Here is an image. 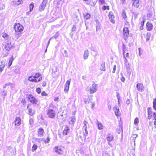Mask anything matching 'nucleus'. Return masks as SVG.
I'll use <instances>...</instances> for the list:
<instances>
[{"label": "nucleus", "instance_id": "obj_1", "mask_svg": "<svg viewBox=\"0 0 156 156\" xmlns=\"http://www.w3.org/2000/svg\"><path fill=\"white\" fill-rule=\"evenodd\" d=\"M14 28L16 32H19L23 31L24 28L23 26L19 23H16L14 26Z\"/></svg>", "mask_w": 156, "mask_h": 156}, {"label": "nucleus", "instance_id": "obj_2", "mask_svg": "<svg viewBox=\"0 0 156 156\" xmlns=\"http://www.w3.org/2000/svg\"><path fill=\"white\" fill-rule=\"evenodd\" d=\"M47 114L49 117L53 118L55 116V111L52 109L49 108L47 110Z\"/></svg>", "mask_w": 156, "mask_h": 156}, {"label": "nucleus", "instance_id": "obj_3", "mask_svg": "<svg viewBox=\"0 0 156 156\" xmlns=\"http://www.w3.org/2000/svg\"><path fill=\"white\" fill-rule=\"evenodd\" d=\"M3 47L6 50L9 51L12 47L11 42L9 41H7L6 42L4 43Z\"/></svg>", "mask_w": 156, "mask_h": 156}, {"label": "nucleus", "instance_id": "obj_4", "mask_svg": "<svg viewBox=\"0 0 156 156\" xmlns=\"http://www.w3.org/2000/svg\"><path fill=\"white\" fill-rule=\"evenodd\" d=\"M29 101L33 104H36L37 102V99L32 95H29L27 96Z\"/></svg>", "mask_w": 156, "mask_h": 156}, {"label": "nucleus", "instance_id": "obj_5", "mask_svg": "<svg viewBox=\"0 0 156 156\" xmlns=\"http://www.w3.org/2000/svg\"><path fill=\"white\" fill-rule=\"evenodd\" d=\"M64 148L60 146L56 147L54 148L55 151L59 154H62L63 153Z\"/></svg>", "mask_w": 156, "mask_h": 156}, {"label": "nucleus", "instance_id": "obj_6", "mask_svg": "<svg viewBox=\"0 0 156 156\" xmlns=\"http://www.w3.org/2000/svg\"><path fill=\"white\" fill-rule=\"evenodd\" d=\"M88 123L86 121H84L83 122V129L84 130L85 132H83L84 136L85 138L88 135V131L87 130V124Z\"/></svg>", "mask_w": 156, "mask_h": 156}, {"label": "nucleus", "instance_id": "obj_7", "mask_svg": "<svg viewBox=\"0 0 156 156\" xmlns=\"http://www.w3.org/2000/svg\"><path fill=\"white\" fill-rule=\"evenodd\" d=\"M132 6L136 8H139L141 4L140 0H132Z\"/></svg>", "mask_w": 156, "mask_h": 156}, {"label": "nucleus", "instance_id": "obj_8", "mask_svg": "<svg viewBox=\"0 0 156 156\" xmlns=\"http://www.w3.org/2000/svg\"><path fill=\"white\" fill-rule=\"evenodd\" d=\"M97 85L93 83L92 85V87H90V93L91 94H93L96 92L97 90Z\"/></svg>", "mask_w": 156, "mask_h": 156}, {"label": "nucleus", "instance_id": "obj_9", "mask_svg": "<svg viewBox=\"0 0 156 156\" xmlns=\"http://www.w3.org/2000/svg\"><path fill=\"white\" fill-rule=\"evenodd\" d=\"M47 1V0H43L41 5L39 7V9L40 11H42L44 10L46 5Z\"/></svg>", "mask_w": 156, "mask_h": 156}, {"label": "nucleus", "instance_id": "obj_10", "mask_svg": "<svg viewBox=\"0 0 156 156\" xmlns=\"http://www.w3.org/2000/svg\"><path fill=\"white\" fill-rule=\"evenodd\" d=\"M123 34L124 36V39L126 40L129 34V31L128 28L125 27L124 28L123 30Z\"/></svg>", "mask_w": 156, "mask_h": 156}, {"label": "nucleus", "instance_id": "obj_11", "mask_svg": "<svg viewBox=\"0 0 156 156\" xmlns=\"http://www.w3.org/2000/svg\"><path fill=\"white\" fill-rule=\"evenodd\" d=\"M28 80L30 81L34 82L37 83L40 81L41 80V77L39 79H38L37 80V79H35L34 76H30L28 78Z\"/></svg>", "mask_w": 156, "mask_h": 156}, {"label": "nucleus", "instance_id": "obj_12", "mask_svg": "<svg viewBox=\"0 0 156 156\" xmlns=\"http://www.w3.org/2000/svg\"><path fill=\"white\" fill-rule=\"evenodd\" d=\"M136 87L138 90L140 91H143L144 90V87L143 84L140 83H137L136 85Z\"/></svg>", "mask_w": 156, "mask_h": 156}, {"label": "nucleus", "instance_id": "obj_13", "mask_svg": "<svg viewBox=\"0 0 156 156\" xmlns=\"http://www.w3.org/2000/svg\"><path fill=\"white\" fill-rule=\"evenodd\" d=\"M115 115L117 116H119L120 114V112L119 110V108L117 106H115L113 109Z\"/></svg>", "mask_w": 156, "mask_h": 156}, {"label": "nucleus", "instance_id": "obj_14", "mask_svg": "<svg viewBox=\"0 0 156 156\" xmlns=\"http://www.w3.org/2000/svg\"><path fill=\"white\" fill-rule=\"evenodd\" d=\"M146 28L147 30L150 31L152 30L153 28V26L152 23L149 22H147L146 24Z\"/></svg>", "mask_w": 156, "mask_h": 156}, {"label": "nucleus", "instance_id": "obj_15", "mask_svg": "<svg viewBox=\"0 0 156 156\" xmlns=\"http://www.w3.org/2000/svg\"><path fill=\"white\" fill-rule=\"evenodd\" d=\"M70 130V129L69 128V127L66 126L63 132V135H64V136L67 135L69 133Z\"/></svg>", "mask_w": 156, "mask_h": 156}, {"label": "nucleus", "instance_id": "obj_16", "mask_svg": "<svg viewBox=\"0 0 156 156\" xmlns=\"http://www.w3.org/2000/svg\"><path fill=\"white\" fill-rule=\"evenodd\" d=\"M38 135L39 137H41L44 134V132L43 129L41 128H40L38 130Z\"/></svg>", "mask_w": 156, "mask_h": 156}, {"label": "nucleus", "instance_id": "obj_17", "mask_svg": "<svg viewBox=\"0 0 156 156\" xmlns=\"http://www.w3.org/2000/svg\"><path fill=\"white\" fill-rule=\"evenodd\" d=\"M21 124V119L19 117H16L15 121V125L16 126H19Z\"/></svg>", "mask_w": 156, "mask_h": 156}, {"label": "nucleus", "instance_id": "obj_18", "mask_svg": "<svg viewBox=\"0 0 156 156\" xmlns=\"http://www.w3.org/2000/svg\"><path fill=\"white\" fill-rule=\"evenodd\" d=\"M23 1L22 0H14L12 1V2L14 5H18L21 3H23Z\"/></svg>", "mask_w": 156, "mask_h": 156}, {"label": "nucleus", "instance_id": "obj_19", "mask_svg": "<svg viewBox=\"0 0 156 156\" xmlns=\"http://www.w3.org/2000/svg\"><path fill=\"white\" fill-rule=\"evenodd\" d=\"M75 120V119L74 117L72 116L70 117L69 120V124L71 126H73Z\"/></svg>", "mask_w": 156, "mask_h": 156}, {"label": "nucleus", "instance_id": "obj_20", "mask_svg": "<svg viewBox=\"0 0 156 156\" xmlns=\"http://www.w3.org/2000/svg\"><path fill=\"white\" fill-rule=\"evenodd\" d=\"M108 16L111 22L112 23H114L115 21L113 19L114 17L113 13L112 12H109Z\"/></svg>", "mask_w": 156, "mask_h": 156}, {"label": "nucleus", "instance_id": "obj_21", "mask_svg": "<svg viewBox=\"0 0 156 156\" xmlns=\"http://www.w3.org/2000/svg\"><path fill=\"white\" fill-rule=\"evenodd\" d=\"M27 108L28 109V114L30 115H33L35 113L34 110L32 108H29L28 106H27Z\"/></svg>", "mask_w": 156, "mask_h": 156}, {"label": "nucleus", "instance_id": "obj_22", "mask_svg": "<svg viewBox=\"0 0 156 156\" xmlns=\"http://www.w3.org/2000/svg\"><path fill=\"white\" fill-rule=\"evenodd\" d=\"M89 53L88 50H85L83 55V57L84 59H87L89 56Z\"/></svg>", "mask_w": 156, "mask_h": 156}, {"label": "nucleus", "instance_id": "obj_23", "mask_svg": "<svg viewBox=\"0 0 156 156\" xmlns=\"http://www.w3.org/2000/svg\"><path fill=\"white\" fill-rule=\"evenodd\" d=\"M97 125H98V129L99 130L102 129L103 128V127L102 124L101 122H99L97 120Z\"/></svg>", "mask_w": 156, "mask_h": 156}, {"label": "nucleus", "instance_id": "obj_24", "mask_svg": "<svg viewBox=\"0 0 156 156\" xmlns=\"http://www.w3.org/2000/svg\"><path fill=\"white\" fill-rule=\"evenodd\" d=\"M113 136L110 133L108 134V136L107 137V140L108 141H110L113 139Z\"/></svg>", "mask_w": 156, "mask_h": 156}, {"label": "nucleus", "instance_id": "obj_25", "mask_svg": "<svg viewBox=\"0 0 156 156\" xmlns=\"http://www.w3.org/2000/svg\"><path fill=\"white\" fill-rule=\"evenodd\" d=\"M100 69L101 71H105V62H103L101 64Z\"/></svg>", "mask_w": 156, "mask_h": 156}, {"label": "nucleus", "instance_id": "obj_26", "mask_svg": "<svg viewBox=\"0 0 156 156\" xmlns=\"http://www.w3.org/2000/svg\"><path fill=\"white\" fill-rule=\"evenodd\" d=\"M94 0H92V1L91 0H90L88 1V2L87 3V4H90L91 5L94 6L96 3V2L95 1H94Z\"/></svg>", "mask_w": 156, "mask_h": 156}, {"label": "nucleus", "instance_id": "obj_27", "mask_svg": "<svg viewBox=\"0 0 156 156\" xmlns=\"http://www.w3.org/2000/svg\"><path fill=\"white\" fill-rule=\"evenodd\" d=\"M34 77L35 79H37V80L39 79L41 77L42 78L41 76L40 73H36L35 75L34 76Z\"/></svg>", "mask_w": 156, "mask_h": 156}, {"label": "nucleus", "instance_id": "obj_28", "mask_svg": "<svg viewBox=\"0 0 156 156\" xmlns=\"http://www.w3.org/2000/svg\"><path fill=\"white\" fill-rule=\"evenodd\" d=\"M14 59L13 56L11 57L9 59V61L8 63L9 66L10 67L11 65L12 64L13 61Z\"/></svg>", "mask_w": 156, "mask_h": 156}, {"label": "nucleus", "instance_id": "obj_29", "mask_svg": "<svg viewBox=\"0 0 156 156\" xmlns=\"http://www.w3.org/2000/svg\"><path fill=\"white\" fill-rule=\"evenodd\" d=\"M90 17V15L88 13H86L85 14H84V17L86 20L89 19Z\"/></svg>", "mask_w": 156, "mask_h": 156}, {"label": "nucleus", "instance_id": "obj_30", "mask_svg": "<svg viewBox=\"0 0 156 156\" xmlns=\"http://www.w3.org/2000/svg\"><path fill=\"white\" fill-rule=\"evenodd\" d=\"M6 62V60L4 59L3 60H2L1 62V64L0 65V66L1 67H2V68H4L5 66V63Z\"/></svg>", "mask_w": 156, "mask_h": 156}, {"label": "nucleus", "instance_id": "obj_31", "mask_svg": "<svg viewBox=\"0 0 156 156\" xmlns=\"http://www.w3.org/2000/svg\"><path fill=\"white\" fill-rule=\"evenodd\" d=\"M71 79H69V80H67L66 83H65V87H69V85L70 84V83L71 82Z\"/></svg>", "mask_w": 156, "mask_h": 156}, {"label": "nucleus", "instance_id": "obj_32", "mask_svg": "<svg viewBox=\"0 0 156 156\" xmlns=\"http://www.w3.org/2000/svg\"><path fill=\"white\" fill-rule=\"evenodd\" d=\"M153 107L154 110L156 111V98L154 99L153 102Z\"/></svg>", "mask_w": 156, "mask_h": 156}, {"label": "nucleus", "instance_id": "obj_33", "mask_svg": "<svg viewBox=\"0 0 156 156\" xmlns=\"http://www.w3.org/2000/svg\"><path fill=\"white\" fill-rule=\"evenodd\" d=\"M137 135L135 134H134L132 135L131 137V139L132 140H135V139L137 137Z\"/></svg>", "mask_w": 156, "mask_h": 156}, {"label": "nucleus", "instance_id": "obj_34", "mask_svg": "<svg viewBox=\"0 0 156 156\" xmlns=\"http://www.w3.org/2000/svg\"><path fill=\"white\" fill-rule=\"evenodd\" d=\"M58 135L60 138H62L64 136V135H63V132L60 131H58Z\"/></svg>", "mask_w": 156, "mask_h": 156}, {"label": "nucleus", "instance_id": "obj_35", "mask_svg": "<svg viewBox=\"0 0 156 156\" xmlns=\"http://www.w3.org/2000/svg\"><path fill=\"white\" fill-rule=\"evenodd\" d=\"M37 146L36 144H34L32 148V151L33 152H34V151H35L37 148Z\"/></svg>", "mask_w": 156, "mask_h": 156}, {"label": "nucleus", "instance_id": "obj_36", "mask_svg": "<svg viewBox=\"0 0 156 156\" xmlns=\"http://www.w3.org/2000/svg\"><path fill=\"white\" fill-rule=\"evenodd\" d=\"M151 34L150 33H147L146 36V39L147 41H148L149 40L150 38L151 37Z\"/></svg>", "mask_w": 156, "mask_h": 156}, {"label": "nucleus", "instance_id": "obj_37", "mask_svg": "<svg viewBox=\"0 0 156 156\" xmlns=\"http://www.w3.org/2000/svg\"><path fill=\"white\" fill-rule=\"evenodd\" d=\"M148 115H152V112L150 108H148L147 109Z\"/></svg>", "mask_w": 156, "mask_h": 156}, {"label": "nucleus", "instance_id": "obj_38", "mask_svg": "<svg viewBox=\"0 0 156 156\" xmlns=\"http://www.w3.org/2000/svg\"><path fill=\"white\" fill-rule=\"evenodd\" d=\"M34 5L32 4H30V12H31L32 10L33 9L34 7Z\"/></svg>", "mask_w": 156, "mask_h": 156}, {"label": "nucleus", "instance_id": "obj_39", "mask_svg": "<svg viewBox=\"0 0 156 156\" xmlns=\"http://www.w3.org/2000/svg\"><path fill=\"white\" fill-rule=\"evenodd\" d=\"M125 64L127 69H130V65L129 62L125 63Z\"/></svg>", "mask_w": 156, "mask_h": 156}, {"label": "nucleus", "instance_id": "obj_40", "mask_svg": "<svg viewBox=\"0 0 156 156\" xmlns=\"http://www.w3.org/2000/svg\"><path fill=\"white\" fill-rule=\"evenodd\" d=\"M102 9L103 10H105L106 9H107L108 10H109V6H105V5H104L102 7Z\"/></svg>", "mask_w": 156, "mask_h": 156}, {"label": "nucleus", "instance_id": "obj_41", "mask_svg": "<svg viewBox=\"0 0 156 156\" xmlns=\"http://www.w3.org/2000/svg\"><path fill=\"white\" fill-rule=\"evenodd\" d=\"M59 36V32H57L55 33V35L53 37V38H55L56 39Z\"/></svg>", "mask_w": 156, "mask_h": 156}, {"label": "nucleus", "instance_id": "obj_42", "mask_svg": "<svg viewBox=\"0 0 156 156\" xmlns=\"http://www.w3.org/2000/svg\"><path fill=\"white\" fill-rule=\"evenodd\" d=\"M123 55H124V56H123V57L124 58V62H125V63H128V62H128V60L126 58V57H125V55H124V51H123Z\"/></svg>", "mask_w": 156, "mask_h": 156}, {"label": "nucleus", "instance_id": "obj_43", "mask_svg": "<svg viewBox=\"0 0 156 156\" xmlns=\"http://www.w3.org/2000/svg\"><path fill=\"white\" fill-rule=\"evenodd\" d=\"M69 87H65V89H64V91L66 93H67L69 91Z\"/></svg>", "mask_w": 156, "mask_h": 156}, {"label": "nucleus", "instance_id": "obj_44", "mask_svg": "<svg viewBox=\"0 0 156 156\" xmlns=\"http://www.w3.org/2000/svg\"><path fill=\"white\" fill-rule=\"evenodd\" d=\"M5 8V6L4 4L2 5L0 7V10H2L4 9Z\"/></svg>", "mask_w": 156, "mask_h": 156}, {"label": "nucleus", "instance_id": "obj_45", "mask_svg": "<svg viewBox=\"0 0 156 156\" xmlns=\"http://www.w3.org/2000/svg\"><path fill=\"white\" fill-rule=\"evenodd\" d=\"M134 124L136 125L139 122V119L137 118H136L134 120Z\"/></svg>", "mask_w": 156, "mask_h": 156}, {"label": "nucleus", "instance_id": "obj_46", "mask_svg": "<svg viewBox=\"0 0 156 156\" xmlns=\"http://www.w3.org/2000/svg\"><path fill=\"white\" fill-rule=\"evenodd\" d=\"M64 52L65 54V56L66 58L68 57L69 55L68 54L67 51L66 50H65L64 51Z\"/></svg>", "mask_w": 156, "mask_h": 156}, {"label": "nucleus", "instance_id": "obj_47", "mask_svg": "<svg viewBox=\"0 0 156 156\" xmlns=\"http://www.w3.org/2000/svg\"><path fill=\"white\" fill-rule=\"evenodd\" d=\"M103 156H110L109 154L106 152H104L103 153Z\"/></svg>", "mask_w": 156, "mask_h": 156}, {"label": "nucleus", "instance_id": "obj_48", "mask_svg": "<svg viewBox=\"0 0 156 156\" xmlns=\"http://www.w3.org/2000/svg\"><path fill=\"white\" fill-rule=\"evenodd\" d=\"M36 91L38 94H40L41 92L40 88L39 87L37 88L36 89Z\"/></svg>", "mask_w": 156, "mask_h": 156}, {"label": "nucleus", "instance_id": "obj_49", "mask_svg": "<svg viewBox=\"0 0 156 156\" xmlns=\"http://www.w3.org/2000/svg\"><path fill=\"white\" fill-rule=\"evenodd\" d=\"M50 140L48 138H47V139L44 141V142L45 143H48L49 142Z\"/></svg>", "mask_w": 156, "mask_h": 156}, {"label": "nucleus", "instance_id": "obj_50", "mask_svg": "<svg viewBox=\"0 0 156 156\" xmlns=\"http://www.w3.org/2000/svg\"><path fill=\"white\" fill-rule=\"evenodd\" d=\"M99 2L102 4H105V1L104 0H99Z\"/></svg>", "mask_w": 156, "mask_h": 156}, {"label": "nucleus", "instance_id": "obj_51", "mask_svg": "<svg viewBox=\"0 0 156 156\" xmlns=\"http://www.w3.org/2000/svg\"><path fill=\"white\" fill-rule=\"evenodd\" d=\"M145 21V20L143 19V21L141 22V26H143L144 25Z\"/></svg>", "mask_w": 156, "mask_h": 156}, {"label": "nucleus", "instance_id": "obj_52", "mask_svg": "<svg viewBox=\"0 0 156 156\" xmlns=\"http://www.w3.org/2000/svg\"><path fill=\"white\" fill-rule=\"evenodd\" d=\"M8 36V35L5 33H4L2 34V37H6Z\"/></svg>", "mask_w": 156, "mask_h": 156}, {"label": "nucleus", "instance_id": "obj_53", "mask_svg": "<svg viewBox=\"0 0 156 156\" xmlns=\"http://www.w3.org/2000/svg\"><path fill=\"white\" fill-rule=\"evenodd\" d=\"M76 27L75 25H73L72 28V31H75L76 30Z\"/></svg>", "mask_w": 156, "mask_h": 156}, {"label": "nucleus", "instance_id": "obj_54", "mask_svg": "<svg viewBox=\"0 0 156 156\" xmlns=\"http://www.w3.org/2000/svg\"><path fill=\"white\" fill-rule=\"evenodd\" d=\"M121 80L122 82H124L125 80V78L124 77L122 76L121 79Z\"/></svg>", "mask_w": 156, "mask_h": 156}, {"label": "nucleus", "instance_id": "obj_55", "mask_svg": "<svg viewBox=\"0 0 156 156\" xmlns=\"http://www.w3.org/2000/svg\"><path fill=\"white\" fill-rule=\"evenodd\" d=\"M33 119H30L29 120V123L30 125H31L33 124Z\"/></svg>", "mask_w": 156, "mask_h": 156}, {"label": "nucleus", "instance_id": "obj_56", "mask_svg": "<svg viewBox=\"0 0 156 156\" xmlns=\"http://www.w3.org/2000/svg\"><path fill=\"white\" fill-rule=\"evenodd\" d=\"M122 16H123V17L125 19L126 18V13H125L124 12H123L122 13Z\"/></svg>", "mask_w": 156, "mask_h": 156}, {"label": "nucleus", "instance_id": "obj_57", "mask_svg": "<svg viewBox=\"0 0 156 156\" xmlns=\"http://www.w3.org/2000/svg\"><path fill=\"white\" fill-rule=\"evenodd\" d=\"M53 38V37H51L49 39V41H48V44H47V48H48L49 44V43H50V41Z\"/></svg>", "mask_w": 156, "mask_h": 156}, {"label": "nucleus", "instance_id": "obj_58", "mask_svg": "<svg viewBox=\"0 0 156 156\" xmlns=\"http://www.w3.org/2000/svg\"><path fill=\"white\" fill-rule=\"evenodd\" d=\"M41 95L42 96H45L46 95V94L44 91H43L41 93Z\"/></svg>", "mask_w": 156, "mask_h": 156}, {"label": "nucleus", "instance_id": "obj_59", "mask_svg": "<svg viewBox=\"0 0 156 156\" xmlns=\"http://www.w3.org/2000/svg\"><path fill=\"white\" fill-rule=\"evenodd\" d=\"M115 69H116V65H115L114 66V67H113V70L112 71V73H115Z\"/></svg>", "mask_w": 156, "mask_h": 156}, {"label": "nucleus", "instance_id": "obj_60", "mask_svg": "<svg viewBox=\"0 0 156 156\" xmlns=\"http://www.w3.org/2000/svg\"><path fill=\"white\" fill-rule=\"evenodd\" d=\"M117 98L118 99V105H119L120 104V102H119V99H120V97H119V95H117Z\"/></svg>", "mask_w": 156, "mask_h": 156}, {"label": "nucleus", "instance_id": "obj_61", "mask_svg": "<svg viewBox=\"0 0 156 156\" xmlns=\"http://www.w3.org/2000/svg\"><path fill=\"white\" fill-rule=\"evenodd\" d=\"M153 117L154 119L156 120V113L154 112L153 114Z\"/></svg>", "mask_w": 156, "mask_h": 156}, {"label": "nucleus", "instance_id": "obj_62", "mask_svg": "<svg viewBox=\"0 0 156 156\" xmlns=\"http://www.w3.org/2000/svg\"><path fill=\"white\" fill-rule=\"evenodd\" d=\"M95 104L94 103H92V106H91V108L92 109H93V108H94V106H95Z\"/></svg>", "mask_w": 156, "mask_h": 156}, {"label": "nucleus", "instance_id": "obj_63", "mask_svg": "<svg viewBox=\"0 0 156 156\" xmlns=\"http://www.w3.org/2000/svg\"><path fill=\"white\" fill-rule=\"evenodd\" d=\"M4 68H2L0 67V73H1L3 70Z\"/></svg>", "mask_w": 156, "mask_h": 156}, {"label": "nucleus", "instance_id": "obj_64", "mask_svg": "<svg viewBox=\"0 0 156 156\" xmlns=\"http://www.w3.org/2000/svg\"><path fill=\"white\" fill-rule=\"evenodd\" d=\"M2 16L1 15H0V21H2L4 20V19H2Z\"/></svg>", "mask_w": 156, "mask_h": 156}]
</instances>
